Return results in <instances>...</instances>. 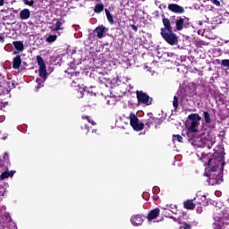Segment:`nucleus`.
<instances>
[{"label":"nucleus","mask_w":229,"mask_h":229,"mask_svg":"<svg viewBox=\"0 0 229 229\" xmlns=\"http://www.w3.org/2000/svg\"><path fill=\"white\" fill-rule=\"evenodd\" d=\"M174 208H176V206L166 205L165 207L163 208V210H170V212H172L173 214H176V209Z\"/></svg>","instance_id":"6ab92c4d"},{"label":"nucleus","mask_w":229,"mask_h":229,"mask_svg":"<svg viewBox=\"0 0 229 229\" xmlns=\"http://www.w3.org/2000/svg\"><path fill=\"white\" fill-rule=\"evenodd\" d=\"M173 105L175 108H178V97L174 96V102Z\"/></svg>","instance_id":"7c9ffc66"},{"label":"nucleus","mask_w":229,"mask_h":229,"mask_svg":"<svg viewBox=\"0 0 229 229\" xmlns=\"http://www.w3.org/2000/svg\"><path fill=\"white\" fill-rule=\"evenodd\" d=\"M168 10L170 12H173L174 13H185V9L182 6H180L177 4H171L168 5Z\"/></svg>","instance_id":"1a4fd4ad"},{"label":"nucleus","mask_w":229,"mask_h":229,"mask_svg":"<svg viewBox=\"0 0 229 229\" xmlns=\"http://www.w3.org/2000/svg\"><path fill=\"white\" fill-rule=\"evenodd\" d=\"M173 141L174 142H183V138L179 134L174 135Z\"/></svg>","instance_id":"4be33fe9"},{"label":"nucleus","mask_w":229,"mask_h":229,"mask_svg":"<svg viewBox=\"0 0 229 229\" xmlns=\"http://www.w3.org/2000/svg\"><path fill=\"white\" fill-rule=\"evenodd\" d=\"M198 157H199V154H197Z\"/></svg>","instance_id":"a18cd8bd"},{"label":"nucleus","mask_w":229,"mask_h":229,"mask_svg":"<svg viewBox=\"0 0 229 229\" xmlns=\"http://www.w3.org/2000/svg\"><path fill=\"white\" fill-rule=\"evenodd\" d=\"M204 119H205V123H207V124H210V114L207 111L204 112Z\"/></svg>","instance_id":"412c9836"},{"label":"nucleus","mask_w":229,"mask_h":229,"mask_svg":"<svg viewBox=\"0 0 229 229\" xmlns=\"http://www.w3.org/2000/svg\"><path fill=\"white\" fill-rule=\"evenodd\" d=\"M24 4H27L28 6H33V4H35V1L31 0V1H29V0H22Z\"/></svg>","instance_id":"cd10ccee"},{"label":"nucleus","mask_w":229,"mask_h":229,"mask_svg":"<svg viewBox=\"0 0 229 229\" xmlns=\"http://www.w3.org/2000/svg\"><path fill=\"white\" fill-rule=\"evenodd\" d=\"M6 178H10V173L5 171V172L2 173L0 179L6 180Z\"/></svg>","instance_id":"a878e982"},{"label":"nucleus","mask_w":229,"mask_h":229,"mask_svg":"<svg viewBox=\"0 0 229 229\" xmlns=\"http://www.w3.org/2000/svg\"><path fill=\"white\" fill-rule=\"evenodd\" d=\"M4 4V0H0V6H3Z\"/></svg>","instance_id":"f704fd0d"},{"label":"nucleus","mask_w":229,"mask_h":229,"mask_svg":"<svg viewBox=\"0 0 229 229\" xmlns=\"http://www.w3.org/2000/svg\"><path fill=\"white\" fill-rule=\"evenodd\" d=\"M82 119H87V121L90 123V124L96 126V122H94V120H91L89 116H82Z\"/></svg>","instance_id":"c85d7f7f"},{"label":"nucleus","mask_w":229,"mask_h":229,"mask_svg":"<svg viewBox=\"0 0 229 229\" xmlns=\"http://www.w3.org/2000/svg\"><path fill=\"white\" fill-rule=\"evenodd\" d=\"M105 30H106V28H105L104 26H99L96 28L95 31L98 38H103V35H105Z\"/></svg>","instance_id":"2eb2a0df"},{"label":"nucleus","mask_w":229,"mask_h":229,"mask_svg":"<svg viewBox=\"0 0 229 229\" xmlns=\"http://www.w3.org/2000/svg\"><path fill=\"white\" fill-rule=\"evenodd\" d=\"M143 198L145 199H148L147 198H148V193H144L143 194Z\"/></svg>","instance_id":"c9c22d12"},{"label":"nucleus","mask_w":229,"mask_h":229,"mask_svg":"<svg viewBox=\"0 0 229 229\" xmlns=\"http://www.w3.org/2000/svg\"><path fill=\"white\" fill-rule=\"evenodd\" d=\"M155 119L154 118H149L148 119V121L146 122V125L148 126V128L151 127V123H154Z\"/></svg>","instance_id":"c756f323"},{"label":"nucleus","mask_w":229,"mask_h":229,"mask_svg":"<svg viewBox=\"0 0 229 229\" xmlns=\"http://www.w3.org/2000/svg\"><path fill=\"white\" fill-rule=\"evenodd\" d=\"M82 94H83V93L81 91V96H82Z\"/></svg>","instance_id":"c03bdc74"},{"label":"nucleus","mask_w":229,"mask_h":229,"mask_svg":"<svg viewBox=\"0 0 229 229\" xmlns=\"http://www.w3.org/2000/svg\"><path fill=\"white\" fill-rule=\"evenodd\" d=\"M9 176H13V171L9 172Z\"/></svg>","instance_id":"e433bc0d"},{"label":"nucleus","mask_w":229,"mask_h":229,"mask_svg":"<svg viewBox=\"0 0 229 229\" xmlns=\"http://www.w3.org/2000/svg\"><path fill=\"white\" fill-rule=\"evenodd\" d=\"M215 6H221V2L219 0H210Z\"/></svg>","instance_id":"473e14b6"},{"label":"nucleus","mask_w":229,"mask_h":229,"mask_svg":"<svg viewBox=\"0 0 229 229\" xmlns=\"http://www.w3.org/2000/svg\"><path fill=\"white\" fill-rule=\"evenodd\" d=\"M103 10H104L103 4H97L95 6V13H101V12H103Z\"/></svg>","instance_id":"b1692460"},{"label":"nucleus","mask_w":229,"mask_h":229,"mask_svg":"<svg viewBox=\"0 0 229 229\" xmlns=\"http://www.w3.org/2000/svg\"><path fill=\"white\" fill-rule=\"evenodd\" d=\"M105 12H106V15L107 17L108 22H110V24H114V17L110 13V11H108V9H105Z\"/></svg>","instance_id":"a211bd4d"},{"label":"nucleus","mask_w":229,"mask_h":229,"mask_svg":"<svg viewBox=\"0 0 229 229\" xmlns=\"http://www.w3.org/2000/svg\"><path fill=\"white\" fill-rule=\"evenodd\" d=\"M136 94H137L138 101L140 103H143V105H147V106L151 105L152 99L151 98H149V96L146 95V93L142 91H137Z\"/></svg>","instance_id":"6e6552de"},{"label":"nucleus","mask_w":229,"mask_h":229,"mask_svg":"<svg viewBox=\"0 0 229 229\" xmlns=\"http://www.w3.org/2000/svg\"><path fill=\"white\" fill-rule=\"evenodd\" d=\"M164 28H161V37L170 44V46H176L178 44V36L173 32V26H171V20L163 18Z\"/></svg>","instance_id":"f03ea898"},{"label":"nucleus","mask_w":229,"mask_h":229,"mask_svg":"<svg viewBox=\"0 0 229 229\" xmlns=\"http://www.w3.org/2000/svg\"><path fill=\"white\" fill-rule=\"evenodd\" d=\"M172 21L175 22V31H182L186 24H189V18L187 17H172Z\"/></svg>","instance_id":"423d86ee"},{"label":"nucleus","mask_w":229,"mask_h":229,"mask_svg":"<svg viewBox=\"0 0 229 229\" xmlns=\"http://www.w3.org/2000/svg\"><path fill=\"white\" fill-rule=\"evenodd\" d=\"M13 46H14L17 51H24V44H22L21 41H13Z\"/></svg>","instance_id":"dca6fc26"},{"label":"nucleus","mask_w":229,"mask_h":229,"mask_svg":"<svg viewBox=\"0 0 229 229\" xmlns=\"http://www.w3.org/2000/svg\"><path fill=\"white\" fill-rule=\"evenodd\" d=\"M159 215H160V209H158V208L153 209L148 216V223H151V221H153V219H157V217H158Z\"/></svg>","instance_id":"9b49d317"},{"label":"nucleus","mask_w":229,"mask_h":229,"mask_svg":"<svg viewBox=\"0 0 229 229\" xmlns=\"http://www.w3.org/2000/svg\"><path fill=\"white\" fill-rule=\"evenodd\" d=\"M57 37L56 35H50L47 38V42H49V44L55 42L56 40Z\"/></svg>","instance_id":"393cba45"},{"label":"nucleus","mask_w":229,"mask_h":229,"mask_svg":"<svg viewBox=\"0 0 229 229\" xmlns=\"http://www.w3.org/2000/svg\"><path fill=\"white\" fill-rule=\"evenodd\" d=\"M181 228H183V229H192V225H191V224L184 223L183 226H181Z\"/></svg>","instance_id":"2f4dec72"},{"label":"nucleus","mask_w":229,"mask_h":229,"mask_svg":"<svg viewBox=\"0 0 229 229\" xmlns=\"http://www.w3.org/2000/svg\"><path fill=\"white\" fill-rule=\"evenodd\" d=\"M214 229H221V222H220V218H216L215 217V223H214Z\"/></svg>","instance_id":"5701e85b"},{"label":"nucleus","mask_w":229,"mask_h":229,"mask_svg":"<svg viewBox=\"0 0 229 229\" xmlns=\"http://www.w3.org/2000/svg\"><path fill=\"white\" fill-rule=\"evenodd\" d=\"M221 65L223 67H227V69H229V59H224L222 60Z\"/></svg>","instance_id":"bb28decb"},{"label":"nucleus","mask_w":229,"mask_h":229,"mask_svg":"<svg viewBox=\"0 0 229 229\" xmlns=\"http://www.w3.org/2000/svg\"><path fill=\"white\" fill-rule=\"evenodd\" d=\"M44 81H44V79L42 78H38L36 80V82L38 83V86L36 87L37 90H38V89H41V87H44Z\"/></svg>","instance_id":"aec40b11"},{"label":"nucleus","mask_w":229,"mask_h":229,"mask_svg":"<svg viewBox=\"0 0 229 229\" xmlns=\"http://www.w3.org/2000/svg\"><path fill=\"white\" fill-rule=\"evenodd\" d=\"M21 64H22V61L21 60V55H16L13 58V67L14 69H19L21 67Z\"/></svg>","instance_id":"4468645a"},{"label":"nucleus","mask_w":229,"mask_h":229,"mask_svg":"<svg viewBox=\"0 0 229 229\" xmlns=\"http://www.w3.org/2000/svg\"><path fill=\"white\" fill-rule=\"evenodd\" d=\"M154 191H155V192H157V191H158V187H155V188H154Z\"/></svg>","instance_id":"58836bf2"},{"label":"nucleus","mask_w":229,"mask_h":229,"mask_svg":"<svg viewBox=\"0 0 229 229\" xmlns=\"http://www.w3.org/2000/svg\"><path fill=\"white\" fill-rule=\"evenodd\" d=\"M30 17H31V12H30V9H23L20 12V18L21 21H27Z\"/></svg>","instance_id":"f8f14e48"},{"label":"nucleus","mask_w":229,"mask_h":229,"mask_svg":"<svg viewBox=\"0 0 229 229\" xmlns=\"http://www.w3.org/2000/svg\"><path fill=\"white\" fill-rule=\"evenodd\" d=\"M209 138L210 137L208 134L204 133L200 136H196L192 139H190V142L195 148H204L205 145L208 143Z\"/></svg>","instance_id":"20e7f679"},{"label":"nucleus","mask_w":229,"mask_h":229,"mask_svg":"<svg viewBox=\"0 0 229 229\" xmlns=\"http://www.w3.org/2000/svg\"><path fill=\"white\" fill-rule=\"evenodd\" d=\"M87 131H90V129H89V126L86 125Z\"/></svg>","instance_id":"79ce46f5"},{"label":"nucleus","mask_w":229,"mask_h":229,"mask_svg":"<svg viewBox=\"0 0 229 229\" xmlns=\"http://www.w3.org/2000/svg\"><path fill=\"white\" fill-rule=\"evenodd\" d=\"M115 100L112 98H109V99H107V105H114Z\"/></svg>","instance_id":"72a5a7b5"},{"label":"nucleus","mask_w":229,"mask_h":229,"mask_svg":"<svg viewBox=\"0 0 229 229\" xmlns=\"http://www.w3.org/2000/svg\"><path fill=\"white\" fill-rule=\"evenodd\" d=\"M62 26H64V20L57 19L55 27H52V31H60V30H64Z\"/></svg>","instance_id":"ddd939ff"},{"label":"nucleus","mask_w":229,"mask_h":229,"mask_svg":"<svg viewBox=\"0 0 229 229\" xmlns=\"http://www.w3.org/2000/svg\"><path fill=\"white\" fill-rule=\"evenodd\" d=\"M144 220L142 219V216L140 215H135L131 217V223L133 225V226H140Z\"/></svg>","instance_id":"9d476101"},{"label":"nucleus","mask_w":229,"mask_h":229,"mask_svg":"<svg viewBox=\"0 0 229 229\" xmlns=\"http://www.w3.org/2000/svg\"><path fill=\"white\" fill-rule=\"evenodd\" d=\"M188 119H190L191 125L188 127V137H191L192 133H196L198 131V126H199V122L201 121V116L198 114H191L188 116Z\"/></svg>","instance_id":"7ed1b4c3"},{"label":"nucleus","mask_w":229,"mask_h":229,"mask_svg":"<svg viewBox=\"0 0 229 229\" xmlns=\"http://www.w3.org/2000/svg\"><path fill=\"white\" fill-rule=\"evenodd\" d=\"M7 157H8V153H4V158H7Z\"/></svg>","instance_id":"a19ab883"},{"label":"nucleus","mask_w":229,"mask_h":229,"mask_svg":"<svg viewBox=\"0 0 229 229\" xmlns=\"http://www.w3.org/2000/svg\"><path fill=\"white\" fill-rule=\"evenodd\" d=\"M129 119L131 126L133 128V130H135V131H140L141 130H144V123L139 122V118L137 115H135V114L131 113Z\"/></svg>","instance_id":"39448f33"},{"label":"nucleus","mask_w":229,"mask_h":229,"mask_svg":"<svg viewBox=\"0 0 229 229\" xmlns=\"http://www.w3.org/2000/svg\"><path fill=\"white\" fill-rule=\"evenodd\" d=\"M171 217V219H174V221H176V218H174V217H173V216H170Z\"/></svg>","instance_id":"37998d69"},{"label":"nucleus","mask_w":229,"mask_h":229,"mask_svg":"<svg viewBox=\"0 0 229 229\" xmlns=\"http://www.w3.org/2000/svg\"><path fill=\"white\" fill-rule=\"evenodd\" d=\"M196 205L192 203V200H187L184 202V208H187L188 210H194Z\"/></svg>","instance_id":"f3484780"},{"label":"nucleus","mask_w":229,"mask_h":229,"mask_svg":"<svg viewBox=\"0 0 229 229\" xmlns=\"http://www.w3.org/2000/svg\"><path fill=\"white\" fill-rule=\"evenodd\" d=\"M201 162L206 167V175L209 179V185H219L223 182V168L225 167V156L223 153L215 152L212 155L202 153Z\"/></svg>","instance_id":"f257e3e1"},{"label":"nucleus","mask_w":229,"mask_h":229,"mask_svg":"<svg viewBox=\"0 0 229 229\" xmlns=\"http://www.w3.org/2000/svg\"><path fill=\"white\" fill-rule=\"evenodd\" d=\"M38 65H39V76L44 81L47 80V70L46 68V63L44 62V58L42 56H37Z\"/></svg>","instance_id":"0eeeda50"},{"label":"nucleus","mask_w":229,"mask_h":229,"mask_svg":"<svg viewBox=\"0 0 229 229\" xmlns=\"http://www.w3.org/2000/svg\"><path fill=\"white\" fill-rule=\"evenodd\" d=\"M132 30H134V31H137V27L132 25Z\"/></svg>","instance_id":"4c0bfd02"},{"label":"nucleus","mask_w":229,"mask_h":229,"mask_svg":"<svg viewBox=\"0 0 229 229\" xmlns=\"http://www.w3.org/2000/svg\"><path fill=\"white\" fill-rule=\"evenodd\" d=\"M4 38H3V37L0 36V42H1V41H4Z\"/></svg>","instance_id":"ea45409f"}]
</instances>
